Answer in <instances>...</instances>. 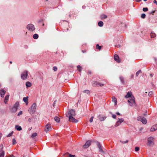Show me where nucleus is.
Returning <instances> with one entry per match:
<instances>
[{
    "instance_id": "obj_33",
    "label": "nucleus",
    "mask_w": 157,
    "mask_h": 157,
    "mask_svg": "<svg viewBox=\"0 0 157 157\" xmlns=\"http://www.w3.org/2000/svg\"><path fill=\"white\" fill-rule=\"evenodd\" d=\"M4 156V151H3L0 152V157H3Z\"/></svg>"
},
{
    "instance_id": "obj_47",
    "label": "nucleus",
    "mask_w": 157,
    "mask_h": 157,
    "mask_svg": "<svg viewBox=\"0 0 157 157\" xmlns=\"http://www.w3.org/2000/svg\"><path fill=\"white\" fill-rule=\"evenodd\" d=\"M53 70L55 71H56L57 70V68L56 67H53Z\"/></svg>"
},
{
    "instance_id": "obj_19",
    "label": "nucleus",
    "mask_w": 157,
    "mask_h": 157,
    "mask_svg": "<svg viewBox=\"0 0 157 157\" xmlns=\"http://www.w3.org/2000/svg\"><path fill=\"white\" fill-rule=\"evenodd\" d=\"M112 101L114 103L115 105L117 104V99L116 98L113 96L112 97Z\"/></svg>"
},
{
    "instance_id": "obj_53",
    "label": "nucleus",
    "mask_w": 157,
    "mask_h": 157,
    "mask_svg": "<svg viewBox=\"0 0 157 157\" xmlns=\"http://www.w3.org/2000/svg\"><path fill=\"white\" fill-rule=\"evenodd\" d=\"M153 3H154L156 4L157 5V1H156V0H154L153 1Z\"/></svg>"
},
{
    "instance_id": "obj_29",
    "label": "nucleus",
    "mask_w": 157,
    "mask_h": 157,
    "mask_svg": "<svg viewBox=\"0 0 157 157\" xmlns=\"http://www.w3.org/2000/svg\"><path fill=\"white\" fill-rule=\"evenodd\" d=\"M103 25V23L102 21H100L98 23V25L99 26L101 27Z\"/></svg>"
},
{
    "instance_id": "obj_4",
    "label": "nucleus",
    "mask_w": 157,
    "mask_h": 157,
    "mask_svg": "<svg viewBox=\"0 0 157 157\" xmlns=\"http://www.w3.org/2000/svg\"><path fill=\"white\" fill-rule=\"evenodd\" d=\"M75 111L73 109L70 110L66 114V116L67 117L75 116Z\"/></svg>"
},
{
    "instance_id": "obj_46",
    "label": "nucleus",
    "mask_w": 157,
    "mask_h": 157,
    "mask_svg": "<svg viewBox=\"0 0 157 157\" xmlns=\"http://www.w3.org/2000/svg\"><path fill=\"white\" fill-rule=\"evenodd\" d=\"M94 118V117H92L90 120V122H92L93 121V119Z\"/></svg>"
},
{
    "instance_id": "obj_24",
    "label": "nucleus",
    "mask_w": 157,
    "mask_h": 157,
    "mask_svg": "<svg viewBox=\"0 0 157 157\" xmlns=\"http://www.w3.org/2000/svg\"><path fill=\"white\" fill-rule=\"evenodd\" d=\"M28 97H25L23 98V100L24 102H25L26 103H28Z\"/></svg>"
},
{
    "instance_id": "obj_63",
    "label": "nucleus",
    "mask_w": 157,
    "mask_h": 157,
    "mask_svg": "<svg viewBox=\"0 0 157 157\" xmlns=\"http://www.w3.org/2000/svg\"><path fill=\"white\" fill-rule=\"evenodd\" d=\"M10 63H11H11H12V61H10Z\"/></svg>"
},
{
    "instance_id": "obj_57",
    "label": "nucleus",
    "mask_w": 157,
    "mask_h": 157,
    "mask_svg": "<svg viewBox=\"0 0 157 157\" xmlns=\"http://www.w3.org/2000/svg\"><path fill=\"white\" fill-rule=\"evenodd\" d=\"M85 8H86V6H82V8L83 9H85Z\"/></svg>"
},
{
    "instance_id": "obj_59",
    "label": "nucleus",
    "mask_w": 157,
    "mask_h": 157,
    "mask_svg": "<svg viewBox=\"0 0 157 157\" xmlns=\"http://www.w3.org/2000/svg\"><path fill=\"white\" fill-rule=\"evenodd\" d=\"M134 77V75H132L131 76V78H133Z\"/></svg>"
},
{
    "instance_id": "obj_23",
    "label": "nucleus",
    "mask_w": 157,
    "mask_h": 157,
    "mask_svg": "<svg viewBox=\"0 0 157 157\" xmlns=\"http://www.w3.org/2000/svg\"><path fill=\"white\" fill-rule=\"evenodd\" d=\"M26 86L27 87H30L32 86V84L29 82H27L26 83Z\"/></svg>"
},
{
    "instance_id": "obj_14",
    "label": "nucleus",
    "mask_w": 157,
    "mask_h": 157,
    "mask_svg": "<svg viewBox=\"0 0 157 157\" xmlns=\"http://www.w3.org/2000/svg\"><path fill=\"white\" fill-rule=\"evenodd\" d=\"M6 93V90H4L3 89H2L0 90V94L1 97L3 98L5 94Z\"/></svg>"
},
{
    "instance_id": "obj_38",
    "label": "nucleus",
    "mask_w": 157,
    "mask_h": 157,
    "mask_svg": "<svg viewBox=\"0 0 157 157\" xmlns=\"http://www.w3.org/2000/svg\"><path fill=\"white\" fill-rule=\"evenodd\" d=\"M110 113L112 115V117L114 119H116V116L115 115L113 114L111 112H110Z\"/></svg>"
},
{
    "instance_id": "obj_62",
    "label": "nucleus",
    "mask_w": 157,
    "mask_h": 157,
    "mask_svg": "<svg viewBox=\"0 0 157 157\" xmlns=\"http://www.w3.org/2000/svg\"><path fill=\"white\" fill-rule=\"evenodd\" d=\"M32 128V127H31L30 128H29V131Z\"/></svg>"
},
{
    "instance_id": "obj_21",
    "label": "nucleus",
    "mask_w": 157,
    "mask_h": 157,
    "mask_svg": "<svg viewBox=\"0 0 157 157\" xmlns=\"http://www.w3.org/2000/svg\"><path fill=\"white\" fill-rule=\"evenodd\" d=\"M16 129L18 131H21L22 130V128L21 126H19L18 125H16L15 126Z\"/></svg>"
},
{
    "instance_id": "obj_40",
    "label": "nucleus",
    "mask_w": 157,
    "mask_h": 157,
    "mask_svg": "<svg viewBox=\"0 0 157 157\" xmlns=\"http://www.w3.org/2000/svg\"><path fill=\"white\" fill-rule=\"evenodd\" d=\"M146 17V15L144 13H143L141 15V17L142 18H144Z\"/></svg>"
},
{
    "instance_id": "obj_60",
    "label": "nucleus",
    "mask_w": 157,
    "mask_h": 157,
    "mask_svg": "<svg viewBox=\"0 0 157 157\" xmlns=\"http://www.w3.org/2000/svg\"><path fill=\"white\" fill-rule=\"evenodd\" d=\"M150 76L151 77H152V76H153V75L152 74H150Z\"/></svg>"
},
{
    "instance_id": "obj_31",
    "label": "nucleus",
    "mask_w": 157,
    "mask_h": 157,
    "mask_svg": "<svg viewBox=\"0 0 157 157\" xmlns=\"http://www.w3.org/2000/svg\"><path fill=\"white\" fill-rule=\"evenodd\" d=\"M37 135V133H33L32 135H31V137L32 138H34Z\"/></svg>"
},
{
    "instance_id": "obj_45",
    "label": "nucleus",
    "mask_w": 157,
    "mask_h": 157,
    "mask_svg": "<svg viewBox=\"0 0 157 157\" xmlns=\"http://www.w3.org/2000/svg\"><path fill=\"white\" fill-rule=\"evenodd\" d=\"M135 150L136 151H137L139 150V148L138 147H135Z\"/></svg>"
},
{
    "instance_id": "obj_52",
    "label": "nucleus",
    "mask_w": 157,
    "mask_h": 157,
    "mask_svg": "<svg viewBox=\"0 0 157 157\" xmlns=\"http://www.w3.org/2000/svg\"><path fill=\"white\" fill-rule=\"evenodd\" d=\"M152 93H153L152 92H151V91L150 92L148 93V95L149 96H150L152 94Z\"/></svg>"
},
{
    "instance_id": "obj_12",
    "label": "nucleus",
    "mask_w": 157,
    "mask_h": 157,
    "mask_svg": "<svg viewBox=\"0 0 157 157\" xmlns=\"http://www.w3.org/2000/svg\"><path fill=\"white\" fill-rule=\"evenodd\" d=\"M73 117L74 116L68 117H69V121L75 123L77 122H78V121L74 118Z\"/></svg>"
},
{
    "instance_id": "obj_36",
    "label": "nucleus",
    "mask_w": 157,
    "mask_h": 157,
    "mask_svg": "<svg viewBox=\"0 0 157 157\" xmlns=\"http://www.w3.org/2000/svg\"><path fill=\"white\" fill-rule=\"evenodd\" d=\"M3 146L2 144H1L0 145V152H2V151H3L2 150V149L3 148Z\"/></svg>"
},
{
    "instance_id": "obj_35",
    "label": "nucleus",
    "mask_w": 157,
    "mask_h": 157,
    "mask_svg": "<svg viewBox=\"0 0 157 157\" xmlns=\"http://www.w3.org/2000/svg\"><path fill=\"white\" fill-rule=\"evenodd\" d=\"M142 72L140 70H139L137 72H136V76H138Z\"/></svg>"
},
{
    "instance_id": "obj_32",
    "label": "nucleus",
    "mask_w": 157,
    "mask_h": 157,
    "mask_svg": "<svg viewBox=\"0 0 157 157\" xmlns=\"http://www.w3.org/2000/svg\"><path fill=\"white\" fill-rule=\"evenodd\" d=\"M4 156V151H3L0 152V157H3Z\"/></svg>"
},
{
    "instance_id": "obj_27",
    "label": "nucleus",
    "mask_w": 157,
    "mask_h": 157,
    "mask_svg": "<svg viewBox=\"0 0 157 157\" xmlns=\"http://www.w3.org/2000/svg\"><path fill=\"white\" fill-rule=\"evenodd\" d=\"M69 155L68 157H74L75 156V155H72L70 154H69L68 153H65L64 155Z\"/></svg>"
},
{
    "instance_id": "obj_16",
    "label": "nucleus",
    "mask_w": 157,
    "mask_h": 157,
    "mask_svg": "<svg viewBox=\"0 0 157 157\" xmlns=\"http://www.w3.org/2000/svg\"><path fill=\"white\" fill-rule=\"evenodd\" d=\"M157 130V124L153 125L150 129L151 132H154Z\"/></svg>"
},
{
    "instance_id": "obj_39",
    "label": "nucleus",
    "mask_w": 157,
    "mask_h": 157,
    "mask_svg": "<svg viewBox=\"0 0 157 157\" xmlns=\"http://www.w3.org/2000/svg\"><path fill=\"white\" fill-rule=\"evenodd\" d=\"M83 92L89 94L90 93V91L88 90H85L83 91Z\"/></svg>"
},
{
    "instance_id": "obj_3",
    "label": "nucleus",
    "mask_w": 157,
    "mask_h": 157,
    "mask_svg": "<svg viewBox=\"0 0 157 157\" xmlns=\"http://www.w3.org/2000/svg\"><path fill=\"white\" fill-rule=\"evenodd\" d=\"M19 106V102L17 101L12 107L11 109V112L12 113H15L17 111V108Z\"/></svg>"
},
{
    "instance_id": "obj_28",
    "label": "nucleus",
    "mask_w": 157,
    "mask_h": 157,
    "mask_svg": "<svg viewBox=\"0 0 157 157\" xmlns=\"http://www.w3.org/2000/svg\"><path fill=\"white\" fill-rule=\"evenodd\" d=\"M102 47V46H99L98 44H97L96 45V48L97 49H98L99 50H100L101 48Z\"/></svg>"
},
{
    "instance_id": "obj_55",
    "label": "nucleus",
    "mask_w": 157,
    "mask_h": 157,
    "mask_svg": "<svg viewBox=\"0 0 157 157\" xmlns=\"http://www.w3.org/2000/svg\"><path fill=\"white\" fill-rule=\"evenodd\" d=\"M115 46L116 47L119 48V47H120V45L119 44H117V45H115Z\"/></svg>"
},
{
    "instance_id": "obj_13",
    "label": "nucleus",
    "mask_w": 157,
    "mask_h": 157,
    "mask_svg": "<svg viewBox=\"0 0 157 157\" xmlns=\"http://www.w3.org/2000/svg\"><path fill=\"white\" fill-rule=\"evenodd\" d=\"M97 145L98 147V148L99 149V151L102 153H103V150L102 148V147L101 146L100 143L98 142H97Z\"/></svg>"
},
{
    "instance_id": "obj_30",
    "label": "nucleus",
    "mask_w": 157,
    "mask_h": 157,
    "mask_svg": "<svg viewBox=\"0 0 157 157\" xmlns=\"http://www.w3.org/2000/svg\"><path fill=\"white\" fill-rule=\"evenodd\" d=\"M38 35L37 34H35L33 36V38L34 39H36L38 38Z\"/></svg>"
},
{
    "instance_id": "obj_7",
    "label": "nucleus",
    "mask_w": 157,
    "mask_h": 157,
    "mask_svg": "<svg viewBox=\"0 0 157 157\" xmlns=\"http://www.w3.org/2000/svg\"><path fill=\"white\" fill-rule=\"evenodd\" d=\"M154 139L152 137H150L148 138V144L149 145H153L154 144Z\"/></svg>"
},
{
    "instance_id": "obj_49",
    "label": "nucleus",
    "mask_w": 157,
    "mask_h": 157,
    "mask_svg": "<svg viewBox=\"0 0 157 157\" xmlns=\"http://www.w3.org/2000/svg\"><path fill=\"white\" fill-rule=\"evenodd\" d=\"M32 119L31 118H29L28 119V121L29 122H31L32 121Z\"/></svg>"
},
{
    "instance_id": "obj_42",
    "label": "nucleus",
    "mask_w": 157,
    "mask_h": 157,
    "mask_svg": "<svg viewBox=\"0 0 157 157\" xmlns=\"http://www.w3.org/2000/svg\"><path fill=\"white\" fill-rule=\"evenodd\" d=\"M12 142L13 145H14L16 144V141L15 139H14L13 140Z\"/></svg>"
},
{
    "instance_id": "obj_18",
    "label": "nucleus",
    "mask_w": 157,
    "mask_h": 157,
    "mask_svg": "<svg viewBox=\"0 0 157 157\" xmlns=\"http://www.w3.org/2000/svg\"><path fill=\"white\" fill-rule=\"evenodd\" d=\"M132 93L131 92H128L127 93V94L125 96V97L126 98H128L129 97H131H131H132Z\"/></svg>"
},
{
    "instance_id": "obj_8",
    "label": "nucleus",
    "mask_w": 157,
    "mask_h": 157,
    "mask_svg": "<svg viewBox=\"0 0 157 157\" xmlns=\"http://www.w3.org/2000/svg\"><path fill=\"white\" fill-rule=\"evenodd\" d=\"M27 28L30 31H33L35 29L34 25L32 24H29L27 26Z\"/></svg>"
},
{
    "instance_id": "obj_22",
    "label": "nucleus",
    "mask_w": 157,
    "mask_h": 157,
    "mask_svg": "<svg viewBox=\"0 0 157 157\" xmlns=\"http://www.w3.org/2000/svg\"><path fill=\"white\" fill-rule=\"evenodd\" d=\"M119 78H120V80L122 84H124V77L122 76H120L119 77Z\"/></svg>"
},
{
    "instance_id": "obj_11",
    "label": "nucleus",
    "mask_w": 157,
    "mask_h": 157,
    "mask_svg": "<svg viewBox=\"0 0 157 157\" xmlns=\"http://www.w3.org/2000/svg\"><path fill=\"white\" fill-rule=\"evenodd\" d=\"M91 143V141L90 140H88L87 141L85 144L83 146V147L84 148H88L90 145Z\"/></svg>"
},
{
    "instance_id": "obj_9",
    "label": "nucleus",
    "mask_w": 157,
    "mask_h": 157,
    "mask_svg": "<svg viewBox=\"0 0 157 157\" xmlns=\"http://www.w3.org/2000/svg\"><path fill=\"white\" fill-rule=\"evenodd\" d=\"M52 129L51 125L50 124H48L45 126V131L47 132Z\"/></svg>"
},
{
    "instance_id": "obj_1",
    "label": "nucleus",
    "mask_w": 157,
    "mask_h": 157,
    "mask_svg": "<svg viewBox=\"0 0 157 157\" xmlns=\"http://www.w3.org/2000/svg\"><path fill=\"white\" fill-rule=\"evenodd\" d=\"M36 104L33 103L31 108L29 109L28 111L30 114H33L36 111Z\"/></svg>"
},
{
    "instance_id": "obj_51",
    "label": "nucleus",
    "mask_w": 157,
    "mask_h": 157,
    "mask_svg": "<svg viewBox=\"0 0 157 157\" xmlns=\"http://www.w3.org/2000/svg\"><path fill=\"white\" fill-rule=\"evenodd\" d=\"M121 142L122 143L125 144V143H128V140H126L125 141H121Z\"/></svg>"
},
{
    "instance_id": "obj_5",
    "label": "nucleus",
    "mask_w": 157,
    "mask_h": 157,
    "mask_svg": "<svg viewBox=\"0 0 157 157\" xmlns=\"http://www.w3.org/2000/svg\"><path fill=\"white\" fill-rule=\"evenodd\" d=\"M137 120L138 121H141L142 123L144 124H145L147 123V120L146 119L143 117H139L137 118Z\"/></svg>"
},
{
    "instance_id": "obj_10",
    "label": "nucleus",
    "mask_w": 157,
    "mask_h": 157,
    "mask_svg": "<svg viewBox=\"0 0 157 157\" xmlns=\"http://www.w3.org/2000/svg\"><path fill=\"white\" fill-rule=\"evenodd\" d=\"M124 121V119L123 118H118V120L116 122L115 125V127H117L119 126L121 123Z\"/></svg>"
},
{
    "instance_id": "obj_56",
    "label": "nucleus",
    "mask_w": 157,
    "mask_h": 157,
    "mask_svg": "<svg viewBox=\"0 0 157 157\" xmlns=\"http://www.w3.org/2000/svg\"><path fill=\"white\" fill-rule=\"evenodd\" d=\"M116 114L117 115H120V113L119 112H117L116 113Z\"/></svg>"
},
{
    "instance_id": "obj_20",
    "label": "nucleus",
    "mask_w": 157,
    "mask_h": 157,
    "mask_svg": "<svg viewBox=\"0 0 157 157\" xmlns=\"http://www.w3.org/2000/svg\"><path fill=\"white\" fill-rule=\"evenodd\" d=\"M99 82H97L94 81L92 82V85L94 86H98Z\"/></svg>"
},
{
    "instance_id": "obj_34",
    "label": "nucleus",
    "mask_w": 157,
    "mask_h": 157,
    "mask_svg": "<svg viewBox=\"0 0 157 157\" xmlns=\"http://www.w3.org/2000/svg\"><path fill=\"white\" fill-rule=\"evenodd\" d=\"M107 16L105 14H103L101 16V19H106L107 18Z\"/></svg>"
},
{
    "instance_id": "obj_26",
    "label": "nucleus",
    "mask_w": 157,
    "mask_h": 157,
    "mask_svg": "<svg viewBox=\"0 0 157 157\" xmlns=\"http://www.w3.org/2000/svg\"><path fill=\"white\" fill-rule=\"evenodd\" d=\"M156 34L155 33L153 32H151V38H154Z\"/></svg>"
},
{
    "instance_id": "obj_54",
    "label": "nucleus",
    "mask_w": 157,
    "mask_h": 157,
    "mask_svg": "<svg viewBox=\"0 0 157 157\" xmlns=\"http://www.w3.org/2000/svg\"><path fill=\"white\" fill-rule=\"evenodd\" d=\"M155 10H154V11H152V12H151V14H152L153 15L154 14V13H155Z\"/></svg>"
},
{
    "instance_id": "obj_43",
    "label": "nucleus",
    "mask_w": 157,
    "mask_h": 157,
    "mask_svg": "<svg viewBox=\"0 0 157 157\" xmlns=\"http://www.w3.org/2000/svg\"><path fill=\"white\" fill-rule=\"evenodd\" d=\"M143 10L145 12L147 11L148 10V8L147 7L146 8H144L143 9Z\"/></svg>"
},
{
    "instance_id": "obj_6",
    "label": "nucleus",
    "mask_w": 157,
    "mask_h": 157,
    "mask_svg": "<svg viewBox=\"0 0 157 157\" xmlns=\"http://www.w3.org/2000/svg\"><path fill=\"white\" fill-rule=\"evenodd\" d=\"M28 71H25L21 74V77L23 80H25L27 78L28 75Z\"/></svg>"
},
{
    "instance_id": "obj_41",
    "label": "nucleus",
    "mask_w": 157,
    "mask_h": 157,
    "mask_svg": "<svg viewBox=\"0 0 157 157\" xmlns=\"http://www.w3.org/2000/svg\"><path fill=\"white\" fill-rule=\"evenodd\" d=\"M81 67L79 65H78L77 67V68L78 70L80 72L81 71Z\"/></svg>"
},
{
    "instance_id": "obj_2",
    "label": "nucleus",
    "mask_w": 157,
    "mask_h": 157,
    "mask_svg": "<svg viewBox=\"0 0 157 157\" xmlns=\"http://www.w3.org/2000/svg\"><path fill=\"white\" fill-rule=\"evenodd\" d=\"M128 102L129 103V105L131 106L134 105L136 106L135 99L133 96H132V97H131V99L128 100Z\"/></svg>"
},
{
    "instance_id": "obj_48",
    "label": "nucleus",
    "mask_w": 157,
    "mask_h": 157,
    "mask_svg": "<svg viewBox=\"0 0 157 157\" xmlns=\"http://www.w3.org/2000/svg\"><path fill=\"white\" fill-rule=\"evenodd\" d=\"M100 86L101 87L104 86V84L101 83L99 82L98 86Z\"/></svg>"
},
{
    "instance_id": "obj_64",
    "label": "nucleus",
    "mask_w": 157,
    "mask_h": 157,
    "mask_svg": "<svg viewBox=\"0 0 157 157\" xmlns=\"http://www.w3.org/2000/svg\"><path fill=\"white\" fill-rule=\"evenodd\" d=\"M89 74H91V72H90H90H89Z\"/></svg>"
},
{
    "instance_id": "obj_17",
    "label": "nucleus",
    "mask_w": 157,
    "mask_h": 157,
    "mask_svg": "<svg viewBox=\"0 0 157 157\" xmlns=\"http://www.w3.org/2000/svg\"><path fill=\"white\" fill-rule=\"evenodd\" d=\"M9 96L10 95L9 94L5 96L4 99V102L5 104H7V103L9 100Z\"/></svg>"
},
{
    "instance_id": "obj_15",
    "label": "nucleus",
    "mask_w": 157,
    "mask_h": 157,
    "mask_svg": "<svg viewBox=\"0 0 157 157\" xmlns=\"http://www.w3.org/2000/svg\"><path fill=\"white\" fill-rule=\"evenodd\" d=\"M114 59L116 62L117 63H119L121 62L119 56L117 54L115 55L114 56Z\"/></svg>"
},
{
    "instance_id": "obj_44",
    "label": "nucleus",
    "mask_w": 157,
    "mask_h": 157,
    "mask_svg": "<svg viewBox=\"0 0 157 157\" xmlns=\"http://www.w3.org/2000/svg\"><path fill=\"white\" fill-rule=\"evenodd\" d=\"M22 111H20L19 113L17 114L18 116H19L20 115H22Z\"/></svg>"
},
{
    "instance_id": "obj_50",
    "label": "nucleus",
    "mask_w": 157,
    "mask_h": 157,
    "mask_svg": "<svg viewBox=\"0 0 157 157\" xmlns=\"http://www.w3.org/2000/svg\"><path fill=\"white\" fill-rule=\"evenodd\" d=\"M105 119V118L104 117H102V118H100L99 119V120H100V121H102L104 120Z\"/></svg>"
},
{
    "instance_id": "obj_58",
    "label": "nucleus",
    "mask_w": 157,
    "mask_h": 157,
    "mask_svg": "<svg viewBox=\"0 0 157 157\" xmlns=\"http://www.w3.org/2000/svg\"><path fill=\"white\" fill-rule=\"evenodd\" d=\"M2 133H0V138H1V137H2Z\"/></svg>"
},
{
    "instance_id": "obj_25",
    "label": "nucleus",
    "mask_w": 157,
    "mask_h": 157,
    "mask_svg": "<svg viewBox=\"0 0 157 157\" xmlns=\"http://www.w3.org/2000/svg\"><path fill=\"white\" fill-rule=\"evenodd\" d=\"M54 120L56 122H59L60 120V118L57 117H55Z\"/></svg>"
},
{
    "instance_id": "obj_37",
    "label": "nucleus",
    "mask_w": 157,
    "mask_h": 157,
    "mask_svg": "<svg viewBox=\"0 0 157 157\" xmlns=\"http://www.w3.org/2000/svg\"><path fill=\"white\" fill-rule=\"evenodd\" d=\"M13 131H12L11 132H10V133L7 136V137H10L13 134Z\"/></svg>"
},
{
    "instance_id": "obj_61",
    "label": "nucleus",
    "mask_w": 157,
    "mask_h": 157,
    "mask_svg": "<svg viewBox=\"0 0 157 157\" xmlns=\"http://www.w3.org/2000/svg\"><path fill=\"white\" fill-rule=\"evenodd\" d=\"M141 1V0H136V1L137 2H140V1Z\"/></svg>"
}]
</instances>
